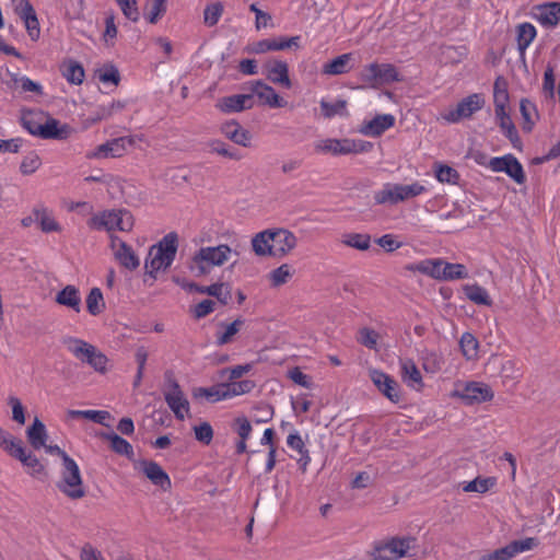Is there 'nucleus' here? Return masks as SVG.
Segmentation results:
<instances>
[{"label": "nucleus", "mask_w": 560, "mask_h": 560, "mask_svg": "<svg viewBox=\"0 0 560 560\" xmlns=\"http://www.w3.org/2000/svg\"><path fill=\"white\" fill-rule=\"evenodd\" d=\"M178 249V236L175 232L164 235L151 246L144 262L147 273L153 278L159 271L168 269L175 260Z\"/></svg>", "instance_id": "f257e3e1"}, {"label": "nucleus", "mask_w": 560, "mask_h": 560, "mask_svg": "<svg viewBox=\"0 0 560 560\" xmlns=\"http://www.w3.org/2000/svg\"><path fill=\"white\" fill-rule=\"evenodd\" d=\"M232 254L233 249L226 244L202 246L191 256L188 268L195 277H202L228 262Z\"/></svg>", "instance_id": "f03ea898"}, {"label": "nucleus", "mask_w": 560, "mask_h": 560, "mask_svg": "<svg viewBox=\"0 0 560 560\" xmlns=\"http://www.w3.org/2000/svg\"><path fill=\"white\" fill-rule=\"evenodd\" d=\"M91 230L106 231L108 233L115 231L129 232L133 226V217L126 209L104 210L94 213L88 221Z\"/></svg>", "instance_id": "7ed1b4c3"}, {"label": "nucleus", "mask_w": 560, "mask_h": 560, "mask_svg": "<svg viewBox=\"0 0 560 560\" xmlns=\"http://www.w3.org/2000/svg\"><path fill=\"white\" fill-rule=\"evenodd\" d=\"M67 350L79 361L93 368L96 372L105 373L107 370V357L88 341L69 337L65 339Z\"/></svg>", "instance_id": "20e7f679"}, {"label": "nucleus", "mask_w": 560, "mask_h": 560, "mask_svg": "<svg viewBox=\"0 0 560 560\" xmlns=\"http://www.w3.org/2000/svg\"><path fill=\"white\" fill-rule=\"evenodd\" d=\"M143 140V135H128L110 139L85 153L89 160H104L122 156L131 147H136L138 141Z\"/></svg>", "instance_id": "39448f33"}, {"label": "nucleus", "mask_w": 560, "mask_h": 560, "mask_svg": "<svg viewBox=\"0 0 560 560\" xmlns=\"http://www.w3.org/2000/svg\"><path fill=\"white\" fill-rule=\"evenodd\" d=\"M60 476L57 487L63 494L73 500L84 495L80 468L69 455L63 456Z\"/></svg>", "instance_id": "423d86ee"}, {"label": "nucleus", "mask_w": 560, "mask_h": 560, "mask_svg": "<svg viewBox=\"0 0 560 560\" xmlns=\"http://www.w3.org/2000/svg\"><path fill=\"white\" fill-rule=\"evenodd\" d=\"M485 96L481 93H472L462 98L455 108L442 114V118L448 124H458L463 119L470 118L485 106Z\"/></svg>", "instance_id": "0eeeda50"}, {"label": "nucleus", "mask_w": 560, "mask_h": 560, "mask_svg": "<svg viewBox=\"0 0 560 560\" xmlns=\"http://www.w3.org/2000/svg\"><path fill=\"white\" fill-rule=\"evenodd\" d=\"M415 542V538L394 537L385 542L375 545L371 557L373 560H397L404 557Z\"/></svg>", "instance_id": "6e6552de"}, {"label": "nucleus", "mask_w": 560, "mask_h": 560, "mask_svg": "<svg viewBox=\"0 0 560 560\" xmlns=\"http://www.w3.org/2000/svg\"><path fill=\"white\" fill-rule=\"evenodd\" d=\"M488 167L495 173H505L518 185L524 184L526 180L523 165L511 153L503 156L491 158Z\"/></svg>", "instance_id": "1a4fd4ad"}, {"label": "nucleus", "mask_w": 560, "mask_h": 560, "mask_svg": "<svg viewBox=\"0 0 560 560\" xmlns=\"http://www.w3.org/2000/svg\"><path fill=\"white\" fill-rule=\"evenodd\" d=\"M164 399L178 420H184L189 413V401L175 380H170L164 389Z\"/></svg>", "instance_id": "9d476101"}, {"label": "nucleus", "mask_w": 560, "mask_h": 560, "mask_svg": "<svg viewBox=\"0 0 560 560\" xmlns=\"http://www.w3.org/2000/svg\"><path fill=\"white\" fill-rule=\"evenodd\" d=\"M14 12L23 21L28 37L37 42L40 36V27L34 7L28 0H14Z\"/></svg>", "instance_id": "9b49d317"}, {"label": "nucleus", "mask_w": 560, "mask_h": 560, "mask_svg": "<svg viewBox=\"0 0 560 560\" xmlns=\"http://www.w3.org/2000/svg\"><path fill=\"white\" fill-rule=\"evenodd\" d=\"M110 247L118 262L129 270H135L140 266V260L131 246L121 241L118 236H110Z\"/></svg>", "instance_id": "f8f14e48"}, {"label": "nucleus", "mask_w": 560, "mask_h": 560, "mask_svg": "<svg viewBox=\"0 0 560 560\" xmlns=\"http://www.w3.org/2000/svg\"><path fill=\"white\" fill-rule=\"evenodd\" d=\"M138 467L143 475L156 487L166 491L171 488L172 482L166 471L154 460H139Z\"/></svg>", "instance_id": "ddd939ff"}, {"label": "nucleus", "mask_w": 560, "mask_h": 560, "mask_svg": "<svg viewBox=\"0 0 560 560\" xmlns=\"http://www.w3.org/2000/svg\"><path fill=\"white\" fill-rule=\"evenodd\" d=\"M395 125V117L392 114L376 115L370 120L361 124L358 131L365 137H380Z\"/></svg>", "instance_id": "4468645a"}, {"label": "nucleus", "mask_w": 560, "mask_h": 560, "mask_svg": "<svg viewBox=\"0 0 560 560\" xmlns=\"http://www.w3.org/2000/svg\"><path fill=\"white\" fill-rule=\"evenodd\" d=\"M370 376L373 384L384 396L393 402L399 401V386L393 377L380 370H372Z\"/></svg>", "instance_id": "2eb2a0df"}, {"label": "nucleus", "mask_w": 560, "mask_h": 560, "mask_svg": "<svg viewBox=\"0 0 560 560\" xmlns=\"http://www.w3.org/2000/svg\"><path fill=\"white\" fill-rule=\"evenodd\" d=\"M300 36L292 37H279L271 39H261L253 45L252 51L255 54H265L268 51H279L289 48H299L300 46Z\"/></svg>", "instance_id": "dca6fc26"}, {"label": "nucleus", "mask_w": 560, "mask_h": 560, "mask_svg": "<svg viewBox=\"0 0 560 560\" xmlns=\"http://www.w3.org/2000/svg\"><path fill=\"white\" fill-rule=\"evenodd\" d=\"M272 256L282 257L290 253L298 244L296 236L289 230H271Z\"/></svg>", "instance_id": "f3484780"}, {"label": "nucleus", "mask_w": 560, "mask_h": 560, "mask_svg": "<svg viewBox=\"0 0 560 560\" xmlns=\"http://www.w3.org/2000/svg\"><path fill=\"white\" fill-rule=\"evenodd\" d=\"M457 395L469 405L491 400L493 393L488 385L478 382H470L457 392Z\"/></svg>", "instance_id": "a211bd4d"}, {"label": "nucleus", "mask_w": 560, "mask_h": 560, "mask_svg": "<svg viewBox=\"0 0 560 560\" xmlns=\"http://www.w3.org/2000/svg\"><path fill=\"white\" fill-rule=\"evenodd\" d=\"M443 266L444 260L442 258H427L407 265L406 269L411 272L425 275L438 281H443Z\"/></svg>", "instance_id": "6ab92c4d"}, {"label": "nucleus", "mask_w": 560, "mask_h": 560, "mask_svg": "<svg viewBox=\"0 0 560 560\" xmlns=\"http://www.w3.org/2000/svg\"><path fill=\"white\" fill-rule=\"evenodd\" d=\"M250 91L264 104L272 108H281L287 105V102L278 95L272 86L264 83L260 80L252 82Z\"/></svg>", "instance_id": "aec40b11"}, {"label": "nucleus", "mask_w": 560, "mask_h": 560, "mask_svg": "<svg viewBox=\"0 0 560 560\" xmlns=\"http://www.w3.org/2000/svg\"><path fill=\"white\" fill-rule=\"evenodd\" d=\"M70 136V127L55 118H47L38 129V138L45 140H66Z\"/></svg>", "instance_id": "412c9836"}, {"label": "nucleus", "mask_w": 560, "mask_h": 560, "mask_svg": "<svg viewBox=\"0 0 560 560\" xmlns=\"http://www.w3.org/2000/svg\"><path fill=\"white\" fill-rule=\"evenodd\" d=\"M252 95L249 94H235L222 97L217 103V108L225 114L238 113L246 108H250Z\"/></svg>", "instance_id": "4be33fe9"}, {"label": "nucleus", "mask_w": 560, "mask_h": 560, "mask_svg": "<svg viewBox=\"0 0 560 560\" xmlns=\"http://www.w3.org/2000/svg\"><path fill=\"white\" fill-rule=\"evenodd\" d=\"M12 457L20 460L24 467H26L27 472L34 478H42L45 475V467L39 462V459L31 452H27L21 443L18 448H15Z\"/></svg>", "instance_id": "5701e85b"}, {"label": "nucleus", "mask_w": 560, "mask_h": 560, "mask_svg": "<svg viewBox=\"0 0 560 560\" xmlns=\"http://www.w3.org/2000/svg\"><path fill=\"white\" fill-rule=\"evenodd\" d=\"M266 77L269 81L276 84L283 85L284 88H291V81L289 78V67L285 61L282 60H270L266 63Z\"/></svg>", "instance_id": "b1692460"}, {"label": "nucleus", "mask_w": 560, "mask_h": 560, "mask_svg": "<svg viewBox=\"0 0 560 560\" xmlns=\"http://www.w3.org/2000/svg\"><path fill=\"white\" fill-rule=\"evenodd\" d=\"M399 365L404 383L415 390H420L423 387V381L416 363L411 359H401Z\"/></svg>", "instance_id": "393cba45"}, {"label": "nucleus", "mask_w": 560, "mask_h": 560, "mask_svg": "<svg viewBox=\"0 0 560 560\" xmlns=\"http://www.w3.org/2000/svg\"><path fill=\"white\" fill-rule=\"evenodd\" d=\"M57 304L68 307L75 313H80L82 308V300L80 290L73 285L68 284L61 289L55 296Z\"/></svg>", "instance_id": "a878e982"}, {"label": "nucleus", "mask_w": 560, "mask_h": 560, "mask_svg": "<svg viewBox=\"0 0 560 560\" xmlns=\"http://www.w3.org/2000/svg\"><path fill=\"white\" fill-rule=\"evenodd\" d=\"M315 151L324 154L331 155H348L349 154V139L327 138L315 142Z\"/></svg>", "instance_id": "bb28decb"}, {"label": "nucleus", "mask_w": 560, "mask_h": 560, "mask_svg": "<svg viewBox=\"0 0 560 560\" xmlns=\"http://www.w3.org/2000/svg\"><path fill=\"white\" fill-rule=\"evenodd\" d=\"M287 445L291 450L298 452L299 458L296 459V463L299 468L305 472L307 470V466L311 463V456L299 431H293L288 435Z\"/></svg>", "instance_id": "cd10ccee"}, {"label": "nucleus", "mask_w": 560, "mask_h": 560, "mask_svg": "<svg viewBox=\"0 0 560 560\" xmlns=\"http://www.w3.org/2000/svg\"><path fill=\"white\" fill-rule=\"evenodd\" d=\"M536 18L545 27H555L560 23V2H548L537 7Z\"/></svg>", "instance_id": "c85d7f7f"}, {"label": "nucleus", "mask_w": 560, "mask_h": 560, "mask_svg": "<svg viewBox=\"0 0 560 560\" xmlns=\"http://www.w3.org/2000/svg\"><path fill=\"white\" fill-rule=\"evenodd\" d=\"M243 325L244 319L241 317L229 324L220 322L214 334L215 345L224 346L232 342Z\"/></svg>", "instance_id": "c756f323"}, {"label": "nucleus", "mask_w": 560, "mask_h": 560, "mask_svg": "<svg viewBox=\"0 0 560 560\" xmlns=\"http://www.w3.org/2000/svg\"><path fill=\"white\" fill-rule=\"evenodd\" d=\"M353 55L351 52L339 55L332 60L324 63L323 73L327 75H340L348 73L352 69L351 61Z\"/></svg>", "instance_id": "7c9ffc66"}, {"label": "nucleus", "mask_w": 560, "mask_h": 560, "mask_svg": "<svg viewBox=\"0 0 560 560\" xmlns=\"http://www.w3.org/2000/svg\"><path fill=\"white\" fill-rule=\"evenodd\" d=\"M223 133L234 143L242 147H249L252 135L248 130L242 128L236 121L226 122L222 128Z\"/></svg>", "instance_id": "2f4dec72"}, {"label": "nucleus", "mask_w": 560, "mask_h": 560, "mask_svg": "<svg viewBox=\"0 0 560 560\" xmlns=\"http://www.w3.org/2000/svg\"><path fill=\"white\" fill-rule=\"evenodd\" d=\"M26 436L33 448H42L48 439L45 424L38 418H35L32 425L26 430Z\"/></svg>", "instance_id": "473e14b6"}, {"label": "nucleus", "mask_w": 560, "mask_h": 560, "mask_svg": "<svg viewBox=\"0 0 560 560\" xmlns=\"http://www.w3.org/2000/svg\"><path fill=\"white\" fill-rule=\"evenodd\" d=\"M537 35L536 27L528 22L521 23L516 28L517 50L524 55Z\"/></svg>", "instance_id": "72a5a7b5"}, {"label": "nucleus", "mask_w": 560, "mask_h": 560, "mask_svg": "<svg viewBox=\"0 0 560 560\" xmlns=\"http://www.w3.org/2000/svg\"><path fill=\"white\" fill-rule=\"evenodd\" d=\"M33 215L35 218V221L39 223L43 232L49 233L60 231L59 223L55 220V218L51 215L50 211L46 207H36L33 211Z\"/></svg>", "instance_id": "f704fd0d"}, {"label": "nucleus", "mask_w": 560, "mask_h": 560, "mask_svg": "<svg viewBox=\"0 0 560 560\" xmlns=\"http://www.w3.org/2000/svg\"><path fill=\"white\" fill-rule=\"evenodd\" d=\"M376 205H396L400 202L398 184L386 183L382 189L374 192Z\"/></svg>", "instance_id": "c9c22d12"}, {"label": "nucleus", "mask_w": 560, "mask_h": 560, "mask_svg": "<svg viewBox=\"0 0 560 560\" xmlns=\"http://www.w3.org/2000/svg\"><path fill=\"white\" fill-rule=\"evenodd\" d=\"M463 291H464L466 298L477 305H485V306L492 305V300H491L488 291L477 283L465 284L463 287Z\"/></svg>", "instance_id": "e433bc0d"}, {"label": "nucleus", "mask_w": 560, "mask_h": 560, "mask_svg": "<svg viewBox=\"0 0 560 560\" xmlns=\"http://www.w3.org/2000/svg\"><path fill=\"white\" fill-rule=\"evenodd\" d=\"M253 250L258 256H272L271 230L257 233L252 240Z\"/></svg>", "instance_id": "4c0bfd02"}, {"label": "nucleus", "mask_w": 560, "mask_h": 560, "mask_svg": "<svg viewBox=\"0 0 560 560\" xmlns=\"http://www.w3.org/2000/svg\"><path fill=\"white\" fill-rule=\"evenodd\" d=\"M104 438L109 441L113 452L126 456L128 459L133 458V447L127 440L114 432L105 434Z\"/></svg>", "instance_id": "58836bf2"}, {"label": "nucleus", "mask_w": 560, "mask_h": 560, "mask_svg": "<svg viewBox=\"0 0 560 560\" xmlns=\"http://www.w3.org/2000/svg\"><path fill=\"white\" fill-rule=\"evenodd\" d=\"M12 82L15 89H19L22 93H33L35 95H43L44 89L39 82L30 79L24 74H12Z\"/></svg>", "instance_id": "ea45409f"}, {"label": "nucleus", "mask_w": 560, "mask_h": 560, "mask_svg": "<svg viewBox=\"0 0 560 560\" xmlns=\"http://www.w3.org/2000/svg\"><path fill=\"white\" fill-rule=\"evenodd\" d=\"M190 288L198 293L217 298L222 304H226L231 298L230 291L224 288L223 283H213L207 287L192 284Z\"/></svg>", "instance_id": "a19ab883"}, {"label": "nucleus", "mask_w": 560, "mask_h": 560, "mask_svg": "<svg viewBox=\"0 0 560 560\" xmlns=\"http://www.w3.org/2000/svg\"><path fill=\"white\" fill-rule=\"evenodd\" d=\"M510 96L506 86V82L501 78H497L493 84V104L494 110L506 109Z\"/></svg>", "instance_id": "79ce46f5"}, {"label": "nucleus", "mask_w": 560, "mask_h": 560, "mask_svg": "<svg viewBox=\"0 0 560 560\" xmlns=\"http://www.w3.org/2000/svg\"><path fill=\"white\" fill-rule=\"evenodd\" d=\"M86 310L92 316H97L105 310V301L100 288H92L85 300Z\"/></svg>", "instance_id": "37998d69"}, {"label": "nucleus", "mask_w": 560, "mask_h": 560, "mask_svg": "<svg viewBox=\"0 0 560 560\" xmlns=\"http://www.w3.org/2000/svg\"><path fill=\"white\" fill-rule=\"evenodd\" d=\"M497 483V479L494 477H477L471 481H467L463 483V490L465 492H477V493H486Z\"/></svg>", "instance_id": "c03bdc74"}, {"label": "nucleus", "mask_w": 560, "mask_h": 560, "mask_svg": "<svg viewBox=\"0 0 560 560\" xmlns=\"http://www.w3.org/2000/svg\"><path fill=\"white\" fill-rule=\"evenodd\" d=\"M468 278V270L463 264H453L444 260L443 281H454Z\"/></svg>", "instance_id": "a18cd8bd"}, {"label": "nucleus", "mask_w": 560, "mask_h": 560, "mask_svg": "<svg viewBox=\"0 0 560 560\" xmlns=\"http://www.w3.org/2000/svg\"><path fill=\"white\" fill-rule=\"evenodd\" d=\"M459 347L467 360L477 358L479 343L472 334L464 332L459 340Z\"/></svg>", "instance_id": "49530a36"}, {"label": "nucleus", "mask_w": 560, "mask_h": 560, "mask_svg": "<svg viewBox=\"0 0 560 560\" xmlns=\"http://www.w3.org/2000/svg\"><path fill=\"white\" fill-rule=\"evenodd\" d=\"M208 147L211 153H217L231 160L242 159V154L238 152V150L228 145L221 140H212L209 142Z\"/></svg>", "instance_id": "de8ad7c7"}, {"label": "nucleus", "mask_w": 560, "mask_h": 560, "mask_svg": "<svg viewBox=\"0 0 560 560\" xmlns=\"http://www.w3.org/2000/svg\"><path fill=\"white\" fill-rule=\"evenodd\" d=\"M147 10V20L151 24H155L159 19L166 11V1L165 0H147L145 4Z\"/></svg>", "instance_id": "09e8293b"}, {"label": "nucleus", "mask_w": 560, "mask_h": 560, "mask_svg": "<svg viewBox=\"0 0 560 560\" xmlns=\"http://www.w3.org/2000/svg\"><path fill=\"white\" fill-rule=\"evenodd\" d=\"M400 202L416 198L428 191L427 187L422 184L415 182L412 184H398Z\"/></svg>", "instance_id": "8fccbe9b"}, {"label": "nucleus", "mask_w": 560, "mask_h": 560, "mask_svg": "<svg viewBox=\"0 0 560 560\" xmlns=\"http://www.w3.org/2000/svg\"><path fill=\"white\" fill-rule=\"evenodd\" d=\"M292 277V268L288 264H283L280 267L273 269L269 273V279L272 287H280L289 281Z\"/></svg>", "instance_id": "3c124183"}, {"label": "nucleus", "mask_w": 560, "mask_h": 560, "mask_svg": "<svg viewBox=\"0 0 560 560\" xmlns=\"http://www.w3.org/2000/svg\"><path fill=\"white\" fill-rule=\"evenodd\" d=\"M84 69L83 67L79 63V62H75V61H71L65 72H63V77L66 78V80L70 83V84H74V85H79L83 82L84 80Z\"/></svg>", "instance_id": "603ef678"}, {"label": "nucleus", "mask_w": 560, "mask_h": 560, "mask_svg": "<svg viewBox=\"0 0 560 560\" xmlns=\"http://www.w3.org/2000/svg\"><path fill=\"white\" fill-rule=\"evenodd\" d=\"M380 335L372 328L363 327L358 332V342L370 350L377 349Z\"/></svg>", "instance_id": "864d4df0"}, {"label": "nucleus", "mask_w": 560, "mask_h": 560, "mask_svg": "<svg viewBox=\"0 0 560 560\" xmlns=\"http://www.w3.org/2000/svg\"><path fill=\"white\" fill-rule=\"evenodd\" d=\"M202 395L212 401L231 398L226 384H219L209 388H201Z\"/></svg>", "instance_id": "5fc2aeb1"}, {"label": "nucleus", "mask_w": 560, "mask_h": 560, "mask_svg": "<svg viewBox=\"0 0 560 560\" xmlns=\"http://www.w3.org/2000/svg\"><path fill=\"white\" fill-rule=\"evenodd\" d=\"M371 238L368 234L350 233L345 235L343 243L350 247L365 250L370 247Z\"/></svg>", "instance_id": "6e6d98bb"}, {"label": "nucleus", "mask_w": 560, "mask_h": 560, "mask_svg": "<svg viewBox=\"0 0 560 560\" xmlns=\"http://www.w3.org/2000/svg\"><path fill=\"white\" fill-rule=\"evenodd\" d=\"M122 14L126 19L131 22H138L140 19V12L137 0H116Z\"/></svg>", "instance_id": "4d7b16f0"}, {"label": "nucleus", "mask_w": 560, "mask_h": 560, "mask_svg": "<svg viewBox=\"0 0 560 560\" xmlns=\"http://www.w3.org/2000/svg\"><path fill=\"white\" fill-rule=\"evenodd\" d=\"M98 79L104 84L117 85L120 81L118 69L113 65L104 66L98 70Z\"/></svg>", "instance_id": "13d9d810"}, {"label": "nucleus", "mask_w": 560, "mask_h": 560, "mask_svg": "<svg viewBox=\"0 0 560 560\" xmlns=\"http://www.w3.org/2000/svg\"><path fill=\"white\" fill-rule=\"evenodd\" d=\"M42 161L37 153L31 152L25 155L21 162L20 171L24 175L33 174L40 166Z\"/></svg>", "instance_id": "bf43d9fd"}, {"label": "nucleus", "mask_w": 560, "mask_h": 560, "mask_svg": "<svg viewBox=\"0 0 560 560\" xmlns=\"http://www.w3.org/2000/svg\"><path fill=\"white\" fill-rule=\"evenodd\" d=\"M226 385L229 387L231 398L250 393L252 389L255 387V383L250 380H243V381L234 380V381H231L230 383H228Z\"/></svg>", "instance_id": "052dcab7"}, {"label": "nucleus", "mask_w": 560, "mask_h": 560, "mask_svg": "<svg viewBox=\"0 0 560 560\" xmlns=\"http://www.w3.org/2000/svg\"><path fill=\"white\" fill-rule=\"evenodd\" d=\"M399 73L390 63H380L378 83H393L400 81Z\"/></svg>", "instance_id": "680f3d73"}, {"label": "nucleus", "mask_w": 560, "mask_h": 560, "mask_svg": "<svg viewBox=\"0 0 560 560\" xmlns=\"http://www.w3.org/2000/svg\"><path fill=\"white\" fill-rule=\"evenodd\" d=\"M21 441L15 439L10 432L0 427V447L10 456L13 455L15 448L21 445Z\"/></svg>", "instance_id": "e2e57ef3"}, {"label": "nucleus", "mask_w": 560, "mask_h": 560, "mask_svg": "<svg viewBox=\"0 0 560 560\" xmlns=\"http://www.w3.org/2000/svg\"><path fill=\"white\" fill-rule=\"evenodd\" d=\"M435 177L440 183L455 184L458 179V173L448 165H438L435 168Z\"/></svg>", "instance_id": "0e129e2a"}, {"label": "nucleus", "mask_w": 560, "mask_h": 560, "mask_svg": "<svg viewBox=\"0 0 560 560\" xmlns=\"http://www.w3.org/2000/svg\"><path fill=\"white\" fill-rule=\"evenodd\" d=\"M223 12V5L220 2L211 3L206 7L203 12L205 23L209 26L215 25Z\"/></svg>", "instance_id": "69168bd1"}, {"label": "nucleus", "mask_w": 560, "mask_h": 560, "mask_svg": "<svg viewBox=\"0 0 560 560\" xmlns=\"http://www.w3.org/2000/svg\"><path fill=\"white\" fill-rule=\"evenodd\" d=\"M320 108H322L323 115L326 118H331L336 115L342 114V112L346 109V102L343 100H338L334 103H330V102H326L325 100H322Z\"/></svg>", "instance_id": "338daca9"}, {"label": "nucleus", "mask_w": 560, "mask_h": 560, "mask_svg": "<svg viewBox=\"0 0 560 560\" xmlns=\"http://www.w3.org/2000/svg\"><path fill=\"white\" fill-rule=\"evenodd\" d=\"M514 556L511 544L506 546L495 549L492 552L486 553L480 557L479 560H511Z\"/></svg>", "instance_id": "774afa93"}]
</instances>
